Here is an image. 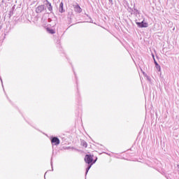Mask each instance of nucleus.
<instances>
[{"mask_svg": "<svg viewBox=\"0 0 179 179\" xmlns=\"http://www.w3.org/2000/svg\"><path fill=\"white\" fill-rule=\"evenodd\" d=\"M85 162L88 164H90V163H93V156L90 155H85Z\"/></svg>", "mask_w": 179, "mask_h": 179, "instance_id": "nucleus-1", "label": "nucleus"}, {"mask_svg": "<svg viewBox=\"0 0 179 179\" xmlns=\"http://www.w3.org/2000/svg\"><path fill=\"white\" fill-rule=\"evenodd\" d=\"M136 24H137L138 27L141 28L148 27L149 26L148 22H145V20H143L141 22H136Z\"/></svg>", "mask_w": 179, "mask_h": 179, "instance_id": "nucleus-2", "label": "nucleus"}, {"mask_svg": "<svg viewBox=\"0 0 179 179\" xmlns=\"http://www.w3.org/2000/svg\"><path fill=\"white\" fill-rule=\"evenodd\" d=\"M73 8H74L75 12H76L77 13H82V8H80L79 4L74 5Z\"/></svg>", "mask_w": 179, "mask_h": 179, "instance_id": "nucleus-3", "label": "nucleus"}, {"mask_svg": "<svg viewBox=\"0 0 179 179\" xmlns=\"http://www.w3.org/2000/svg\"><path fill=\"white\" fill-rule=\"evenodd\" d=\"M52 143H55V145H59V139L57 137H54L51 140Z\"/></svg>", "mask_w": 179, "mask_h": 179, "instance_id": "nucleus-4", "label": "nucleus"}, {"mask_svg": "<svg viewBox=\"0 0 179 179\" xmlns=\"http://www.w3.org/2000/svg\"><path fill=\"white\" fill-rule=\"evenodd\" d=\"M46 30L50 33V34H55V31H54V29L47 28Z\"/></svg>", "mask_w": 179, "mask_h": 179, "instance_id": "nucleus-5", "label": "nucleus"}, {"mask_svg": "<svg viewBox=\"0 0 179 179\" xmlns=\"http://www.w3.org/2000/svg\"><path fill=\"white\" fill-rule=\"evenodd\" d=\"M41 10H43V6H39L36 8V12H37V13H40V12H41Z\"/></svg>", "mask_w": 179, "mask_h": 179, "instance_id": "nucleus-6", "label": "nucleus"}, {"mask_svg": "<svg viewBox=\"0 0 179 179\" xmlns=\"http://www.w3.org/2000/svg\"><path fill=\"white\" fill-rule=\"evenodd\" d=\"M48 9L51 11L52 10V6H51V3L48 2Z\"/></svg>", "mask_w": 179, "mask_h": 179, "instance_id": "nucleus-7", "label": "nucleus"}, {"mask_svg": "<svg viewBox=\"0 0 179 179\" xmlns=\"http://www.w3.org/2000/svg\"><path fill=\"white\" fill-rule=\"evenodd\" d=\"M81 145L83 148H87V143H86V141H83Z\"/></svg>", "mask_w": 179, "mask_h": 179, "instance_id": "nucleus-8", "label": "nucleus"}, {"mask_svg": "<svg viewBox=\"0 0 179 179\" xmlns=\"http://www.w3.org/2000/svg\"><path fill=\"white\" fill-rule=\"evenodd\" d=\"M59 6H60V8H61V10H60V12H63L64 11V3H60V5H59Z\"/></svg>", "mask_w": 179, "mask_h": 179, "instance_id": "nucleus-9", "label": "nucleus"}, {"mask_svg": "<svg viewBox=\"0 0 179 179\" xmlns=\"http://www.w3.org/2000/svg\"><path fill=\"white\" fill-rule=\"evenodd\" d=\"M90 167H92V165H90L87 169V171H89V170H90Z\"/></svg>", "mask_w": 179, "mask_h": 179, "instance_id": "nucleus-10", "label": "nucleus"}, {"mask_svg": "<svg viewBox=\"0 0 179 179\" xmlns=\"http://www.w3.org/2000/svg\"><path fill=\"white\" fill-rule=\"evenodd\" d=\"M109 1H112V0H109Z\"/></svg>", "mask_w": 179, "mask_h": 179, "instance_id": "nucleus-11", "label": "nucleus"}]
</instances>
